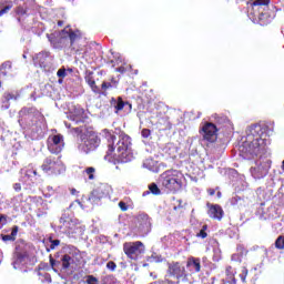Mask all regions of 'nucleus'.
I'll return each mask as SVG.
<instances>
[{"mask_svg":"<svg viewBox=\"0 0 284 284\" xmlns=\"http://www.w3.org/2000/svg\"><path fill=\"white\" fill-rule=\"evenodd\" d=\"M47 37L53 48L58 50L67 48V45H71L74 50V43L81 39V33L74 32L72 29L67 27L62 31H54L52 34H47Z\"/></svg>","mask_w":284,"mask_h":284,"instance_id":"f257e3e1","label":"nucleus"},{"mask_svg":"<svg viewBox=\"0 0 284 284\" xmlns=\"http://www.w3.org/2000/svg\"><path fill=\"white\" fill-rule=\"evenodd\" d=\"M132 142L126 134H121L115 144V152L113 153V159L115 163H128L132 161Z\"/></svg>","mask_w":284,"mask_h":284,"instance_id":"f03ea898","label":"nucleus"},{"mask_svg":"<svg viewBox=\"0 0 284 284\" xmlns=\"http://www.w3.org/2000/svg\"><path fill=\"white\" fill-rule=\"evenodd\" d=\"M82 143L80 144V149L85 154H90V152H94L97 148L101 144V139H99V134L92 130H87L82 138Z\"/></svg>","mask_w":284,"mask_h":284,"instance_id":"7ed1b4c3","label":"nucleus"},{"mask_svg":"<svg viewBox=\"0 0 284 284\" xmlns=\"http://www.w3.org/2000/svg\"><path fill=\"white\" fill-rule=\"evenodd\" d=\"M160 181L170 192H179L181 189V179H179V171H166L161 174Z\"/></svg>","mask_w":284,"mask_h":284,"instance_id":"20e7f679","label":"nucleus"},{"mask_svg":"<svg viewBox=\"0 0 284 284\" xmlns=\"http://www.w3.org/2000/svg\"><path fill=\"white\" fill-rule=\"evenodd\" d=\"M41 168L45 172V174L57 175L63 174V172H65V165H63L61 159L52 155L45 158Z\"/></svg>","mask_w":284,"mask_h":284,"instance_id":"39448f33","label":"nucleus"},{"mask_svg":"<svg viewBox=\"0 0 284 284\" xmlns=\"http://www.w3.org/2000/svg\"><path fill=\"white\" fill-rule=\"evenodd\" d=\"M124 253L129 258H132L133 261H136L143 252H145V245L142 244V242H126L123 245Z\"/></svg>","mask_w":284,"mask_h":284,"instance_id":"423d86ee","label":"nucleus"},{"mask_svg":"<svg viewBox=\"0 0 284 284\" xmlns=\"http://www.w3.org/2000/svg\"><path fill=\"white\" fill-rule=\"evenodd\" d=\"M241 156L243 159H246L247 161H251V159H254V156H257V154L261 153V146L258 145V141L254 140L251 143H245L240 148Z\"/></svg>","mask_w":284,"mask_h":284,"instance_id":"0eeeda50","label":"nucleus"},{"mask_svg":"<svg viewBox=\"0 0 284 284\" xmlns=\"http://www.w3.org/2000/svg\"><path fill=\"white\" fill-rule=\"evenodd\" d=\"M217 132L219 129H216V125L212 122H206L200 130V134H202L203 140L209 143H214V141L219 139Z\"/></svg>","mask_w":284,"mask_h":284,"instance_id":"6e6552de","label":"nucleus"},{"mask_svg":"<svg viewBox=\"0 0 284 284\" xmlns=\"http://www.w3.org/2000/svg\"><path fill=\"white\" fill-rule=\"evenodd\" d=\"M64 146L65 142H63V135L55 134L48 138V150L51 154H60Z\"/></svg>","mask_w":284,"mask_h":284,"instance_id":"1a4fd4ad","label":"nucleus"},{"mask_svg":"<svg viewBox=\"0 0 284 284\" xmlns=\"http://www.w3.org/2000/svg\"><path fill=\"white\" fill-rule=\"evenodd\" d=\"M271 163L270 161H256L255 165L251 168V174L254 179H263L267 176L270 172Z\"/></svg>","mask_w":284,"mask_h":284,"instance_id":"9d476101","label":"nucleus"},{"mask_svg":"<svg viewBox=\"0 0 284 284\" xmlns=\"http://www.w3.org/2000/svg\"><path fill=\"white\" fill-rule=\"evenodd\" d=\"M108 196V185H101L92 191L91 195L89 196V201L95 205H99V201Z\"/></svg>","mask_w":284,"mask_h":284,"instance_id":"9b49d317","label":"nucleus"},{"mask_svg":"<svg viewBox=\"0 0 284 284\" xmlns=\"http://www.w3.org/2000/svg\"><path fill=\"white\" fill-rule=\"evenodd\" d=\"M168 274L175 278H183L185 276V266H182L179 262L169 263Z\"/></svg>","mask_w":284,"mask_h":284,"instance_id":"f8f14e48","label":"nucleus"},{"mask_svg":"<svg viewBox=\"0 0 284 284\" xmlns=\"http://www.w3.org/2000/svg\"><path fill=\"white\" fill-rule=\"evenodd\" d=\"M207 214L211 219H215L216 221H221V219H223V207H221V205L207 203Z\"/></svg>","mask_w":284,"mask_h":284,"instance_id":"ddd939ff","label":"nucleus"},{"mask_svg":"<svg viewBox=\"0 0 284 284\" xmlns=\"http://www.w3.org/2000/svg\"><path fill=\"white\" fill-rule=\"evenodd\" d=\"M103 133L105 134L106 141H108V151L106 154L108 156H110V154H112V152H114V141H116V136L112 135V133H110V131L108 130H103Z\"/></svg>","mask_w":284,"mask_h":284,"instance_id":"4468645a","label":"nucleus"},{"mask_svg":"<svg viewBox=\"0 0 284 284\" xmlns=\"http://www.w3.org/2000/svg\"><path fill=\"white\" fill-rule=\"evenodd\" d=\"M111 104L113 105V108H115L116 112H121V110H123L124 105H128L129 110H132V104L123 101V98H121V97H119L118 99L112 98Z\"/></svg>","mask_w":284,"mask_h":284,"instance_id":"2eb2a0df","label":"nucleus"},{"mask_svg":"<svg viewBox=\"0 0 284 284\" xmlns=\"http://www.w3.org/2000/svg\"><path fill=\"white\" fill-rule=\"evenodd\" d=\"M186 267H194L195 272H201V260L196 257H189Z\"/></svg>","mask_w":284,"mask_h":284,"instance_id":"dca6fc26","label":"nucleus"},{"mask_svg":"<svg viewBox=\"0 0 284 284\" xmlns=\"http://www.w3.org/2000/svg\"><path fill=\"white\" fill-rule=\"evenodd\" d=\"M143 168H146V170H150L151 172H156V161L149 158L143 162Z\"/></svg>","mask_w":284,"mask_h":284,"instance_id":"f3484780","label":"nucleus"},{"mask_svg":"<svg viewBox=\"0 0 284 284\" xmlns=\"http://www.w3.org/2000/svg\"><path fill=\"white\" fill-rule=\"evenodd\" d=\"M73 261L74 260H72V256H70L69 254H64L61 257L62 268L68 270L70 267V265H72Z\"/></svg>","mask_w":284,"mask_h":284,"instance_id":"a211bd4d","label":"nucleus"},{"mask_svg":"<svg viewBox=\"0 0 284 284\" xmlns=\"http://www.w3.org/2000/svg\"><path fill=\"white\" fill-rule=\"evenodd\" d=\"M12 99L14 101H17V99H19V94L18 93H10V92H6L3 94V100H2V103H8L9 101H12Z\"/></svg>","mask_w":284,"mask_h":284,"instance_id":"6ab92c4d","label":"nucleus"},{"mask_svg":"<svg viewBox=\"0 0 284 284\" xmlns=\"http://www.w3.org/2000/svg\"><path fill=\"white\" fill-rule=\"evenodd\" d=\"M248 6L251 8H257V10H261L263 6H270V1H253V2H248Z\"/></svg>","mask_w":284,"mask_h":284,"instance_id":"aec40b11","label":"nucleus"},{"mask_svg":"<svg viewBox=\"0 0 284 284\" xmlns=\"http://www.w3.org/2000/svg\"><path fill=\"white\" fill-rule=\"evenodd\" d=\"M49 261H50V265H51L53 272H59V270H57V267H59V265H61V262L54 260V257H52V255L49 256Z\"/></svg>","mask_w":284,"mask_h":284,"instance_id":"412c9836","label":"nucleus"},{"mask_svg":"<svg viewBox=\"0 0 284 284\" xmlns=\"http://www.w3.org/2000/svg\"><path fill=\"white\" fill-rule=\"evenodd\" d=\"M275 247H276L277 250H284V236H283V235H281V236H278V237L276 239V241H275Z\"/></svg>","mask_w":284,"mask_h":284,"instance_id":"4be33fe9","label":"nucleus"},{"mask_svg":"<svg viewBox=\"0 0 284 284\" xmlns=\"http://www.w3.org/2000/svg\"><path fill=\"white\" fill-rule=\"evenodd\" d=\"M110 88H116V81L102 83V90H110Z\"/></svg>","mask_w":284,"mask_h":284,"instance_id":"5701e85b","label":"nucleus"},{"mask_svg":"<svg viewBox=\"0 0 284 284\" xmlns=\"http://www.w3.org/2000/svg\"><path fill=\"white\" fill-rule=\"evenodd\" d=\"M94 172H97V170L94 168H92V166L87 168L85 173L88 174L90 181H93Z\"/></svg>","mask_w":284,"mask_h":284,"instance_id":"b1692460","label":"nucleus"},{"mask_svg":"<svg viewBox=\"0 0 284 284\" xmlns=\"http://www.w3.org/2000/svg\"><path fill=\"white\" fill-rule=\"evenodd\" d=\"M151 261H152L153 263H163V256H161V255H159V254H156V253H153V254L151 255Z\"/></svg>","mask_w":284,"mask_h":284,"instance_id":"393cba45","label":"nucleus"},{"mask_svg":"<svg viewBox=\"0 0 284 284\" xmlns=\"http://www.w3.org/2000/svg\"><path fill=\"white\" fill-rule=\"evenodd\" d=\"M150 192H152V194H161V190L159 189V186L155 183H152L149 186Z\"/></svg>","mask_w":284,"mask_h":284,"instance_id":"a878e982","label":"nucleus"},{"mask_svg":"<svg viewBox=\"0 0 284 284\" xmlns=\"http://www.w3.org/2000/svg\"><path fill=\"white\" fill-rule=\"evenodd\" d=\"M49 241L51 243L50 250H55V247H59V245H61L60 240H52V237H50Z\"/></svg>","mask_w":284,"mask_h":284,"instance_id":"bb28decb","label":"nucleus"},{"mask_svg":"<svg viewBox=\"0 0 284 284\" xmlns=\"http://www.w3.org/2000/svg\"><path fill=\"white\" fill-rule=\"evenodd\" d=\"M49 57L48 52H41L37 55V59L39 60L40 65H43L44 61L43 59H47Z\"/></svg>","mask_w":284,"mask_h":284,"instance_id":"cd10ccee","label":"nucleus"},{"mask_svg":"<svg viewBox=\"0 0 284 284\" xmlns=\"http://www.w3.org/2000/svg\"><path fill=\"white\" fill-rule=\"evenodd\" d=\"M205 230H207V225H203L202 230L196 234V236L200 239H207V233Z\"/></svg>","mask_w":284,"mask_h":284,"instance_id":"c85d7f7f","label":"nucleus"},{"mask_svg":"<svg viewBox=\"0 0 284 284\" xmlns=\"http://www.w3.org/2000/svg\"><path fill=\"white\" fill-rule=\"evenodd\" d=\"M57 74H58L59 79H65V77H68V73L65 72V68H63V67L58 70Z\"/></svg>","mask_w":284,"mask_h":284,"instance_id":"c756f323","label":"nucleus"},{"mask_svg":"<svg viewBox=\"0 0 284 284\" xmlns=\"http://www.w3.org/2000/svg\"><path fill=\"white\" fill-rule=\"evenodd\" d=\"M87 283L88 284H99V280L94 277V275L87 276Z\"/></svg>","mask_w":284,"mask_h":284,"instance_id":"7c9ffc66","label":"nucleus"},{"mask_svg":"<svg viewBox=\"0 0 284 284\" xmlns=\"http://www.w3.org/2000/svg\"><path fill=\"white\" fill-rule=\"evenodd\" d=\"M9 10H12V6L8 4L6 7H3L2 9H0V17H3V14L8 13Z\"/></svg>","mask_w":284,"mask_h":284,"instance_id":"2f4dec72","label":"nucleus"},{"mask_svg":"<svg viewBox=\"0 0 284 284\" xmlns=\"http://www.w3.org/2000/svg\"><path fill=\"white\" fill-rule=\"evenodd\" d=\"M143 220H144V223L142 224V227L146 231L150 230V220L148 219V215H144Z\"/></svg>","mask_w":284,"mask_h":284,"instance_id":"473e14b6","label":"nucleus"},{"mask_svg":"<svg viewBox=\"0 0 284 284\" xmlns=\"http://www.w3.org/2000/svg\"><path fill=\"white\" fill-rule=\"evenodd\" d=\"M106 267L108 270H111V272H114V270H116V263H114L113 261H110L106 263Z\"/></svg>","mask_w":284,"mask_h":284,"instance_id":"72a5a7b5","label":"nucleus"},{"mask_svg":"<svg viewBox=\"0 0 284 284\" xmlns=\"http://www.w3.org/2000/svg\"><path fill=\"white\" fill-rule=\"evenodd\" d=\"M119 207L122 210V212H128V204H125V202H119Z\"/></svg>","mask_w":284,"mask_h":284,"instance_id":"f704fd0d","label":"nucleus"},{"mask_svg":"<svg viewBox=\"0 0 284 284\" xmlns=\"http://www.w3.org/2000/svg\"><path fill=\"white\" fill-rule=\"evenodd\" d=\"M216 121L220 123V124H223V123H227V116H216Z\"/></svg>","mask_w":284,"mask_h":284,"instance_id":"c9c22d12","label":"nucleus"},{"mask_svg":"<svg viewBox=\"0 0 284 284\" xmlns=\"http://www.w3.org/2000/svg\"><path fill=\"white\" fill-rule=\"evenodd\" d=\"M21 261H23V257L21 255L18 256V258L13 262V267L14 270H17L19 266V263H21Z\"/></svg>","mask_w":284,"mask_h":284,"instance_id":"e433bc0d","label":"nucleus"},{"mask_svg":"<svg viewBox=\"0 0 284 284\" xmlns=\"http://www.w3.org/2000/svg\"><path fill=\"white\" fill-rule=\"evenodd\" d=\"M150 134H151L150 129H143V130H142V136H143V139H148V136H150Z\"/></svg>","mask_w":284,"mask_h":284,"instance_id":"4c0bfd02","label":"nucleus"},{"mask_svg":"<svg viewBox=\"0 0 284 284\" xmlns=\"http://www.w3.org/2000/svg\"><path fill=\"white\" fill-rule=\"evenodd\" d=\"M18 232H19V226H13L10 235L13 236V239L16 240Z\"/></svg>","mask_w":284,"mask_h":284,"instance_id":"58836bf2","label":"nucleus"},{"mask_svg":"<svg viewBox=\"0 0 284 284\" xmlns=\"http://www.w3.org/2000/svg\"><path fill=\"white\" fill-rule=\"evenodd\" d=\"M13 190H14L16 192H21V184H20V183L13 184Z\"/></svg>","mask_w":284,"mask_h":284,"instance_id":"ea45409f","label":"nucleus"},{"mask_svg":"<svg viewBox=\"0 0 284 284\" xmlns=\"http://www.w3.org/2000/svg\"><path fill=\"white\" fill-rule=\"evenodd\" d=\"M2 241H14V237L11 235H3Z\"/></svg>","mask_w":284,"mask_h":284,"instance_id":"a19ab883","label":"nucleus"},{"mask_svg":"<svg viewBox=\"0 0 284 284\" xmlns=\"http://www.w3.org/2000/svg\"><path fill=\"white\" fill-rule=\"evenodd\" d=\"M88 83H89L90 88H94L97 82H94V80H92V78H89Z\"/></svg>","mask_w":284,"mask_h":284,"instance_id":"79ce46f5","label":"nucleus"},{"mask_svg":"<svg viewBox=\"0 0 284 284\" xmlns=\"http://www.w3.org/2000/svg\"><path fill=\"white\" fill-rule=\"evenodd\" d=\"M207 192H209L210 196H214V194H215L214 189H209Z\"/></svg>","mask_w":284,"mask_h":284,"instance_id":"37998d69","label":"nucleus"},{"mask_svg":"<svg viewBox=\"0 0 284 284\" xmlns=\"http://www.w3.org/2000/svg\"><path fill=\"white\" fill-rule=\"evenodd\" d=\"M18 14H26V10H23V8H19L18 9Z\"/></svg>","mask_w":284,"mask_h":284,"instance_id":"c03bdc74","label":"nucleus"},{"mask_svg":"<svg viewBox=\"0 0 284 284\" xmlns=\"http://www.w3.org/2000/svg\"><path fill=\"white\" fill-rule=\"evenodd\" d=\"M20 116H26V108H23L20 112H19Z\"/></svg>","mask_w":284,"mask_h":284,"instance_id":"a18cd8bd","label":"nucleus"},{"mask_svg":"<svg viewBox=\"0 0 284 284\" xmlns=\"http://www.w3.org/2000/svg\"><path fill=\"white\" fill-rule=\"evenodd\" d=\"M24 258H28V250L26 248V244H24Z\"/></svg>","mask_w":284,"mask_h":284,"instance_id":"49530a36","label":"nucleus"},{"mask_svg":"<svg viewBox=\"0 0 284 284\" xmlns=\"http://www.w3.org/2000/svg\"><path fill=\"white\" fill-rule=\"evenodd\" d=\"M79 192L77 191V189H72L71 190V194H78Z\"/></svg>","mask_w":284,"mask_h":284,"instance_id":"de8ad7c7","label":"nucleus"},{"mask_svg":"<svg viewBox=\"0 0 284 284\" xmlns=\"http://www.w3.org/2000/svg\"><path fill=\"white\" fill-rule=\"evenodd\" d=\"M60 223H65V219L61 217Z\"/></svg>","mask_w":284,"mask_h":284,"instance_id":"09e8293b","label":"nucleus"},{"mask_svg":"<svg viewBox=\"0 0 284 284\" xmlns=\"http://www.w3.org/2000/svg\"><path fill=\"white\" fill-rule=\"evenodd\" d=\"M58 26H63V21H59V22H58Z\"/></svg>","mask_w":284,"mask_h":284,"instance_id":"8fccbe9b","label":"nucleus"},{"mask_svg":"<svg viewBox=\"0 0 284 284\" xmlns=\"http://www.w3.org/2000/svg\"><path fill=\"white\" fill-rule=\"evenodd\" d=\"M59 83H63V78H60V79H59Z\"/></svg>","mask_w":284,"mask_h":284,"instance_id":"3c124183","label":"nucleus"},{"mask_svg":"<svg viewBox=\"0 0 284 284\" xmlns=\"http://www.w3.org/2000/svg\"><path fill=\"white\" fill-rule=\"evenodd\" d=\"M75 132H81V129H79V128H75Z\"/></svg>","mask_w":284,"mask_h":284,"instance_id":"603ef678","label":"nucleus"},{"mask_svg":"<svg viewBox=\"0 0 284 284\" xmlns=\"http://www.w3.org/2000/svg\"><path fill=\"white\" fill-rule=\"evenodd\" d=\"M282 169L284 170V160H283V162H282Z\"/></svg>","mask_w":284,"mask_h":284,"instance_id":"864d4df0","label":"nucleus"},{"mask_svg":"<svg viewBox=\"0 0 284 284\" xmlns=\"http://www.w3.org/2000/svg\"><path fill=\"white\" fill-rule=\"evenodd\" d=\"M1 221H3V215H2V216H0V223H1Z\"/></svg>","mask_w":284,"mask_h":284,"instance_id":"5fc2aeb1","label":"nucleus"},{"mask_svg":"<svg viewBox=\"0 0 284 284\" xmlns=\"http://www.w3.org/2000/svg\"><path fill=\"white\" fill-rule=\"evenodd\" d=\"M217 196L221 197V192H217Z\"/></svg>","mask_w":284,"mask_h":284,"instance_id":"6e6d98bb","label":"nucleus"},{"mask_svg":"<svg viewBox=\"0 0 284 284\" xmlns=\"http://www.w3.org/2000/svg\"><path fill=\"white\" fill-rule=\"evenodd\" d=\"M256 1H270V0H256Z\"/></svg>","mask_w":284,"mask_h":284,"instance_id":"4d7b16f0","label":"nucleus"},{"mask_svg":"<svg viewBox=\"0 0 284 284\" xmlns=\"http://www.w3.org/2000/svg\"><path fill=\"white\" fill-rule=\"evenodd\" d=\"M33 174H37V171H33Z\"/></svg>","mask_w":284,"mask_h":284,"instance_id":"13d9d810","label":"nucleus"},{"mask_svg":"<svg viewBox=\"0 0 284 284\" xmlns=\"http://www.w3.org/2000/svg\"><path fill=\"white\" fill-rule=\"evenodd\" d=\"M151 276H154L153 273H151Z\"/></svg>","mask_w":284,"mask_h":284,"instance_id":"bf43d9fd","label":"nucleus"},{"mask_svg":"<svg viewBox=\"0 0 284 284\" xmlns=\"http://www.w3.org/2000/svg\"><path fill=\"white\" fill-rule=\"evenodd\" d=\"M151 276H154L153 273H151Z\"/></svg>","mask_w":284,"mask_h":284,"instance_id":"052dcab7","label":"nucleus"}]
</instances>
